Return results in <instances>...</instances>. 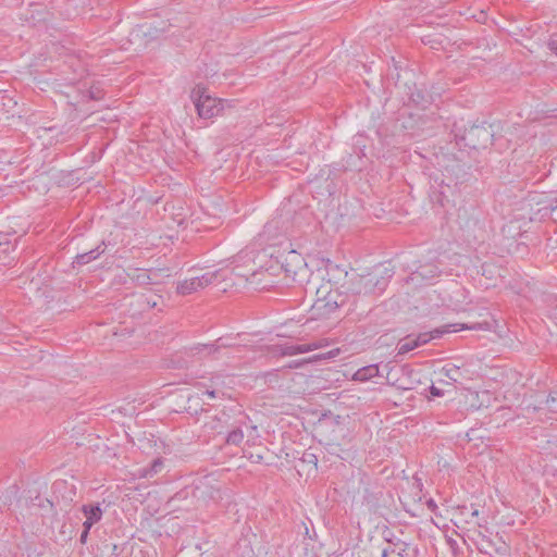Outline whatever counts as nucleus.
<instances>
[{
  "instance_id": "412c9836",
  "label": "nucleus",
  "mask_w": 557,
  "mask_h": 557,
  "mask_svg": "<svg viewBox=\"0 0 557 557\" xmlns=\"http://www.w3.org/2000/svg\"><path fill=\"white\" fill-rule=\"evenodd\" d=\"M442 372L444 373V375L453 381V382H458L459 380V375H460V372H459V368L456 367V366H451V367H444L442 369Z\"/></svg>"
},
{
  "instance_id": "c85d7f7f",
  "label": "nucleus",
  "mask_w": 557,
  "mask_h": 557,
  "mask_svg": "<svg viewBox=\"0 0 557 557\" xmlns=\"http://www.w3.org/2000/svg\"><path fill=\"white\" fill-rule=\"evenodd\" d=\"M1 246H4L5 248L3 249V251H8V248L11 246V240L9 238V236H3L2 238L0 237V247Z\"/></svg>"
},
{
  "instance_id": "c756f323",
  "label": "nucleus",
  "mask_w": 557,
  "mask_h": 557,
  "mask_svg": "<svg viewBox=\"0 0 557 557\" xmlns=\"http://www.w3.org/2000/svg\"><path fill=\"white\" fill-rule=\"evenodd\" d=\"M488 326V323H484V324H474V325H471V326H468V325H462L461 330L463 329H469V330H476V329H487Z\"/></svg>"
},
{
  "instance_id": "7ed1b4c3",
  "label": "nucleus",
  "mask_w": 557,
  "mask_h": 557,
  "mask_svg": "<svg viewBox=\"0 0 557 557\" xmlns=\"http://www.w3.org/2000/svg\"><path fill=\"white\" fill-rule=\"evenodd\" d=\"M190 99L200 119H212L223 111V100L208 94L205 85L198 84L190 91Z\"/></svg>"
},
{
  "instance_id": "9d476101",
  "label": "nucleus",
  "mask_w": 557,
  "mask_h": 557,
  "mask_svg": "<svg viewBox=\"0 0 557 557\" xmlns=\"http://www.w3.org/2000/svg\"><path fill=\"white\" fill-rule=\"evenodd\" d=\"M161 271V269L143 270L131 268L127 271V277L138 285H149L157 282V277L160 275Z\"/></svg>"
},
{
  "instance_id": "4468645a",
  "label": "nucleus",
  "mask_w": 557,
  "mask_h": 557,
  "mask_svg": "<svg viewBox=\"0 0 557 557\" xmlns=\"http://www.w3.org/2000/svg\"><path fill=\"white\" fill-rule=\"evenodd\" d=\"M441 274V270L438 265L434 262H428L424 264H421L417 271L413 273V277H421L422 280H433L435 277H438Z\"/></svg>"
},
{
  "instance_id": "6e6552de",
  "label": "nucleus",
  "mask_w": 557,
  "mask_h": 557,
  "mask_svg": "<svg viewBox=\"0 0 557 557\" xmlns=\"http://www.w3.org/2000/svg\"><path fill=\"white\" fill-rule=\"evenodd\" d=\"M232 425L231 417L222 412L221 416L209 417L208 420L203 422L202 428L203 431L209 434H226Z\"/></svg>"
},
{
  "instance_id": "ddd939ff",
  "label": "nucleus",
  "mask_w": 557,
  "mask_h": 557,
  "mask_svg": "<svg viewBox=\"0 0 557 557\" xmlns=\"http://www.w3.org/2000/svg\"><path fill=\"white\" fill-rule=\"evenodd\" d=\"M82 511H83L84 516L86 517V520L83 523V527H85V529H91V527L95 523H97L98 521H100V519L102 517V509L100 508V506L98 504L97 505H92V504L83 505Z\"/></svg>"
},
{
  "instance_id": "e433bc0d",
  "label": "nucleus",
  "mask_w": 557,
  "mask_h": 557,
  "mask_svg": "<svg viewBox=\"0 0 557 557\" xmlns=\"http://www.w3.org/2000/svg\"><path fill=\"white\" fill-rule=\"evenodd\" d=\"M472 516H474V517L479 516V510H478V509H475V510L472 512Z\"/></svg>"
},
{
  "instance_id": "f03ea898",
  "label": "nucleus",
  "mask_w": 557,
  "mask_h": 557,
  "mask_svg": "<svg viewBox=\"0 0 557 557\" xmlns=\"http://www.w3.org/2000/svg\"><path fill=\"white\" fill-rule=\"evenodd\" d=\"M346 302L344 296L338 288H333L331 282L322 284L317 289V299L312 306V310L320 317H329Z\"/></svg>"
},
{
  "instance_id": "cd10ccee",
  "label": "nucleus",
  "mask_w": 557,
  "mask_h": 557,
  "mask_svg": "<svg viewBox=\"0 0 557 557\" xmlns=\"http://www.w3.org/2000/svg\"><path fill=\"white\" fill-rule=\"evenodd\" d=\"M432 338V335L428 333L420 334L416 339H419V346L422 344H426Z\"/></svg>"
},
{
  "instance_id": "4be33fe9",
  "label": "nucleus",
  "mask_w": 557,
  "mask_h": 557,
  "mask_svg": "<svg viewBox=\"0 0 557 557\" xmlns=\"http://www.w3.org/2000/svg\"><path fill=\"white\" fill-rule=\"evenodd\" d=\"M329 345V341L326 338H322V339H318V341H313L309 344H302V346H305L306 349V352H309V351H312V350H315V349H320L322 347H325Z\"/></svg>"
},
{
  "instance_id": "c9c22d12",
  "label": "nucleus",
  "mask_w": 557,
  "mask_h": 557,
  "mask_svg": "<svg viewBox=\"0 0 557 557\" xmlns=\"http://www.w3.org/2000/svg\"><path fill=\"white\" fill-rule=\"evenodd\" d=\"M206 394L210 397H215L216 396V391L212 389V391H206Z\"/></svg>"
},
{
  "instance_id": "393cba45",
  "label": "nucleus",
  "mask_w": 557,
  "mask_h": 557,
  "mask_svg": "<svg viewBox=\"0 0 557 557\" xmlns=\"http://www.w3.org/2000/svg\"><path fill=\"white\" fill-rule=\"evenodd\" d=\"M556 403H557V393L549 394V396L546 399V405L554 412H557V406L555 405Z\"/></svg>"
},
{
  "instance_id": "5701e85b",
  "label": "nucleus",
  "mask_w": 557,
  "mask_h": 557,
  "mask_svg": "<svg viewBox=\"0 0 557 557\" xmlns=\"http://www.w3.org/2000/svg\"><path fill=\"white\" fill-rule=\"evenodd\" d=\"M339 351H341L339 348H335V349L327 351L326 354H321V355L314 356V359H317V360L331 359V358L338 356Z\"/></svg>"
},
{
  "instance_id": "f3484780",
  "label": "nucleus",
  "mask_w": 557,
  "mask_h": 557,
  "mask_svg": "<svg viewBox=\"0 0 557 557\" xmlns=\"http://www.w3.org/2000/svg\"><path fill=\"white\" fill-rule=\"evenodd\" d=\"M199 290V281L196 276L178 283L176 292L181 295H189Z\"/></svg>"
},
{
  "instance_id": "473e14b6",
  "label": "nucleus",
  "mask_w": 557,
  "mask_h": 557,
  "mask_svg": "<svg viewBox=\"0 0 557 557\" xmlns=\"http://www.w3.org/2000/svg\"><path fill=\"white\" fill-rule=\"evenodd\" d=\"M89 530L90 529H85L83 530L82 534H81V543L85 544L86 541H87V537H88V533H89Z\"/></svg>"
},
{
  "instance_id": "bb28decb",
  "label": "nucleus",
  "mask_w": 557,
  "mask_h": 557,
  "mask_svg": "<svg viewBox=\"0 0 557 557\" xmlns=\"http://www.w3.org/2000/svg\"><path fill=\"white\" fill-rule=\"evenodd\" d=\"M447 544L449 545L451 552H453V556L454 557H458L459 555V546H458V543L456 540L449 537L447 539Z\"/></svg>"
},
{
  "instance_id": "2f4dec72",
  "label": "nucleus",
  "mask_w": 557,
  "mask_h": 557,
  "mask_svg": "<svg viewBox=\"0 0 557 557\" xmlns=\"http://www.w3.org/2000/svg\"><path fill=\"white\" fill-rule=\"evenodd\" d=\"M547 45H548L549 50L553 51L557 55V39H554V38L550 39Z\"/></svg>"
},
{
  "instance_id": "72a5a7b5",
  "label": "nucleus",
  "mask_w": 557,
  "mask_h": 557,
  "mask_svg": "<svg viewBox=\"0 0 557 557\" xmlns=\"http://www.w3.org/2000/svg\"><path fill=\"white\" fill-rule=\"evenodd\" d=\"M101 97L102 96H101V91L100 90H97V91L90 90V98L91 99L98 100V99H101Z\"/></svg>"
},
{
  "instance_id": "7c9ffc66",
  "label": "nucleus",
  "mask_w": 557,
  "mask_h": 557,
  "mask_svg": "<svg viewBox=\"0 0 557 557\" xmlns=\"http://www.w3.org/2000/svg\"><path fill=\"white\" fill-rule=\"evenodd\" d=\"M430 393H431L433 396H436V397H438V396H443V394H444V393H443V391H442L441 388L436 387L435 385H432V386L430 387Z\"/></svg>"
},
{
  "instance_id": "0eeeda50",
  "label": "nucleus",
  "mask_w": 557,
  "mask_h": 557,
  "mask_svg": "<svg viewBox=\"0 0 557 557\" xmlns=\"http://www.w3.org/2000/svg\"><path fill=\"white\" fill-rule=\"evenodd\" d=\"M478 550L488 557H511L510 546L503 540L494 541L481 531L478 532Z\"/></svg>"
},
{
  "instance_id": "6ab92c4d",
  "label": "nucleus",
  "mask_w": 557,
  "mask_h": 557,
  "mask_svg": "<svg viewBox=\"0 0 557 557\" xmlns=\"http://www.w3.org/2000/svg\"><path fill=\"white\" fill-rule=\"evenodd\" d=\"M417 347H419V339L406 338L398 346V355H405V354L413 350Z\"/></svg>"
},
{
  "instance_id": "39448f33",
  "label": "nucleus",
  "mask_w": 557,
  "mask_h": 557,
  "mask_svg": "<svg viewBox=\"0 0 557 557\" xmlns=\"http://www.w3.org/2000/svg\"><path fill=\"white\" fill-rule=\"evenodd\" d=\"M282 269L294 283L302 284L308 278L309 270L307 263L301 255L295 250L287 252L282 263Z\"/></svg>"
},
{
  "instance_id": "dca6fc26",
  "label": "nucleus",
  "mask_w": 557,
  "mask_h": 557,
  "mask_svg": "<svg viewBox=\"0 0 557 557\" xmlns=\"http://www.w3.org/2000/svg\"><path fill=\"white\" fill-rule=\"evenodd\" d=\"M379 375V366L377 364H369L359 370H357L352 376L355 381L364 382L374 376Z\"/></svg>"
},
{
  "instance_id": "b1692460",
  "label": "nucleus",
  "mask_w": 557,
  "mask_h": 557,
  "mask_svg": "<svg viewBox=\"0 0 557 557\" xmlns=\"http://www.w3.org/2000/svg\"><path fill=\"white\" fill-rule=\"evenodd\" d=\"M0 103L3 107H10L11 103L13 106L16 104V102L13 101V99L8 96L7 91H3V90L0 91Z\"/></svg>"
},
{
  "instance_id": "aec40b11",
  "label": "nucleus",
  "mask_w": 557,
  "mask_h": 557,
  "mask_svg": "<svg viewBox=\"0 0 557 557\" xmlns=\"http://www.w3.org/2000/svg\"><path fill=\"white\" fill-rule=\"evenodd\" d=\"M197 281H199V289L207 287L216 278V272H207L201 276H196Z\"/></svg>"
},
{
  "instance_id": "a878e982",
  "label": "nucleus",
  "mask_w": 557,
  "mask_h": 557,
  "mask_svg": "<svg viewBox=\"0 0 557 557\" xmlns=\"http://www.w3.org/2000/svg\"><path fill=\"white\" fill-rule=\"evenodd\" d=\"M237 276H240V277H245L246 281H249L250 283H253L255 282V278L260 275V274H264V272H258V271H253L250 275H247L246 273H243L242 271H237L235 273Z\"/></svg>"
},
{
  "instance_id": "423d86ee",
  "label": "nucleus",
  "mask_w": 557,
  "mask_h": 557,
  "mask_svg": "<svg viewBox=\"0 0 557 557\" xmlns=\"http://www.w3.org/2000/svg\"><path fill=\"white\" fill-rule=\"evenodd\" d=\"M194 496L205 504H216L222 499L221 485L213 476H205L195 486Z\"/></svg>"
},
{
  "instance_id": "a211bd4d",
  "label": "nucleus",
  "mask_w": 557,
  "mask_h": 557,
  "mask_svg": "<svg viewBox=\"0 0 557 557\" xmlns=\"http://www.w3.org/2000/svg\"><path fill=\"white\" fill-rule=\"evenodd\" d=\"M164 466V461L162 458H156L149 468H144L140 470V476L141 478H152L158 472L162 470Z\"/></svg>"
},
{
  "instance_id": "f257e3e1",
  "label": "nucleus",
  "mask_w": 557,
  "mask_h": 557,
  "mask_svg": "<svg viewBox=\"0 0 557 557\" xmlns=\"http://www.w3.org/2000/svg\"><path fill=\"white\" fill-rule=\"evenodd\" d=\"M391 274L379 275L375 272L367 274H351L348 281L342 285L345 293L354 295L381 294L387 286Z\"/></svg>"
},
{
  "instance_id": "4c0bfd02",
  "label": "nucleus",
  "mask_w": 557,
  "mask_h": 557,
  "mask_svg": "<svg viewBox=\"0 0 557 557\" xmlns=\"http://www.w3.org/2000/svg\"><path fill=\"white\" fill-rule=\"evenodd\" d=\"M262 457L260 455L257 456V461H259Z\"/></svg>"
},
{
  "instance_id": "f704fd0d",
  "label": "nucleus",
  "mask_w": 557,
  "mask_h": 557,
  "mask_svg": "<svg viewBox=\"0 0 557 557\" xmlns=\"http://www.w3.org/2000/svg\"><path fill=\"white\" fill-rule=\"evenodd\" d=\"M426 505H428V507H429L432 511H434V510L436 509V507H437V506H436V504H435V502H434L433 499H429V500L426 502Z\"/></svg>"
},
{
  "instance_id": "9b49d317",
  "label": "nucleus",
  "mask_w": 557,
  "mask_h": 557,
  "mask_svg": "<svg viewBox=\"0 0 557 557\" xmlns=\"http://www.w3.org/2000/svg\"><path fill=\"white\" fill-rule=\"evenodd\" d=\"M244 429L256 431V426H249L245 420L233 422V425L226 432L225 443L238 446L244 441Z\"/></svg>"
},
{
  "instance_id": "1a4fd4ad",
  "label": "nucleus",
  "mask_w": 557,
  "mask_h": 557,
  "mask_svg": "<svg viewBox=\"0 0 557 557\" xmlns=\"http://www.w3.org/2000/svg\"><path fill=\"white\" fill-rule=\"evenodd\" d=\"M234 345L222 337L218 338L212 344H197L189 348V355L195 357L205 354L206 356H215L222 348H231Z\"/></svg>"
},
{
  "instance_id": "f8f14e48",
  "label": "nucleus",
  "mask_w": 557,
  "mask_h": 557,
  "mask_svg": "<svg viewBox=\"0 0 557 557\" xmlns=\"http://www.w3.org/2000/svg\"><path fill=\"white\" fill-rule=\"evenodd\" d=\"M305 346L300 345H288V344H276L268 347V352L273 356H294L306 352Z\"/></svg>"
},
{
  "instance_id": "2eb2a0df",
  "label": "nucleus",
  "mask_w": 557,
  "mask_h": 557,
  "mask_svg": "<svg viewBox=\"0 0 557 557\" xmlns=\"http://www.w3.org/2000/svg\"><path fill=\"white\" fill-rule=\"evenodd\" d=\"M104 244H100L99 246H97L95 249H91L87 252H84V253H79L76 256L75 258V262L77 264H87L89 263L90 261L92 260H96L101 253L104 252Z\"/></svg>"
},
{
  "instance_id": "20e7f679",
  "label": "nucleus",
  "mask_w": 557,
  "mask_h": 557,
  "mask_svg": "<svg viewBox=\"0 0 557 557\" xmlns=\"http://www.w3.org/2000/svg\"><path fill=\"white\" fill-rule=\"evenodd\" d=\"M494 132L491 125L485 123L480 125H472L465 131L462 140L466 147L470 149L480 150L485 149L492 145Z\"/></svg>"
}]
</instances>
